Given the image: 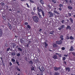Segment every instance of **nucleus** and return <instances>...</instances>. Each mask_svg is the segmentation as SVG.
Here are the masks:
<instances>
[{"label": "nucleus", "instance_id": "f257e3e1", "mask_svg": "<svg viewBox=\"0 0 75 75\" xmlns=\"http://www.w3.org/2000/svg\"><path fill=\"white\" fill-rule=\"evenodd\" d=\"M33 21H34L35 22V23H38L40 21V20H39V18L37 16H33Z\"/></svg>", "mask_w": 75, "mask_h": 75}, {"label": "nucleus", "instance_id": "f03ea898", "mask_svg": "<svg viewBox=\"0 0 75 75\" xmlns=\"http://www.w3.org/2000/svg\"><path fill=\"white\" fill-rule=\"evenodd\" d=\"M62 41L60 40L59 41H56V43L57 44H62Z\"/></svg>", "mask_w": 75, "mask_h": 75}, {"label": "nucleus", "instance_id": "7ed1b4c3", "mask_svg": "<svg viewBox=\"0 0 75 75\" xmlns=\"http://www.w3.org/2000/svg\"><path fill=\"white\" fill-rule=\"evenodd\" d=\"M49 15H50L49 17H51L52 16H53V14L51 12H49Z\"/></svg>", "mask_w": 75, "mask_h": 75}, {"label": "nucleus", "instance_id": "20e7f679", "mask_svg": "<svg viewBox=\"0 0 75 75\" xmlns=\"http://www.w3.org/2000/svg\"><path fill=\"white\" fill-rule=\"evenodd\" d=\"M43 46L45 48H47V46L48 45V44L46 43V42H45L43 43Z\"/></svg>", "mask_w": 75, "mask_h": 75}, {"label": "nucleus", "instance_id": "39448f33", "mask_svg": "<svg viewBox=\"0 0 75 75\" xmlns=\"http://www.w3.org/2000/svg\"><path fill=\"white\" fill-rule=\"evenodd\" d=\"M60 67H54V69L55 71H57V70H58L59 69H60Z\"/></svg>", "mask_w": 75, "mask_h": 75}, {"label": "nucleus", "instance_id": "423d86ee", "mask_svg": "<svg viewBox=\"0 0 75 75\" xmlns=\"http://www.w3.org/2000/svg\"><path fill=\"white\" fill-rule=\"evenodd\" d=\"M74 50V47H73L71 46L70 47V48L69 49V50L70 51H73Z\"/></svg>", "mask_w": 75, "mask_h": 75}, {"label": "nucleus", "instance_id": "0eeeda50", "mask_svg": "<svg viewBox=\"0 0 75 75\" xmlns=\"http://www.w3.org/2000/svg\"><path fill=\"white\" fill-rule=\"evenodd\" d=\"M37 10L38 11H39V12H41V11H42V9H41L40 8H40L39 7H38L37 8Z\"/></svg>", "mask_w": 75, "mask_h": 75}, {"label": "nucleus", "instance_id": "6e6552de", "mask_svg": "<svg viewBox=\"0 0 75 75\" xmlns=\"http://www.w3.org/2000/svg\"><path fill=\"white\" fill-rule=\"evenodd\" d=\"M2 30L0 28V37H1L2 35Z\"/></svg>", "mask_w": 75, "mask_h": 75}, {"label": "nucleus", "instance_id": "1a4fd4ad", "mask_svg": "<svg viewBox=\"0 0 75 75\" xmlns=\"http://www.w3.org/2000/svg\"><path fill=\"white\" fill-rule=\"evenodd\" d=\"M53 58L54 59H57L58 58V57H57V56H56V55H54L53 56Z\"/></svg>", "mask_w": 75, "mask_h": 75}, {"label": "nucleus", "instance_id": "9d476101", "mask_svg": "<svg viewBox=\"0 0 75 75\" xmlns=\"http://www.w3.org/2000/svg\"><path fill=\"white\" fill-rule=\"evenodd\" d=\"M66 71H68V72H69L70 71V69L69 68H66Z\"/></svg>", "mask_w": 75, "mask_h": 75}, {"label": "nucleus", "instance_id": "9b49d317", "mask_svg": "<svg viewBox=\"0 0 75 75\" xmlns=\"http://www.w3.org/2000/svg\"><path fill=\"white\" fill-rule=\"evenodd\" d=\"M67 30H68V29H69V30H71V27L69 26H68L66 28Z\"/></svg>", "mask_w": 75, "mask_h": 75}, {"label": "nucleus", "instance_id": "f8f14e48", "mask_svg": "<svg viewBox=\"0 0 75 75\" xmlns=\"http://www.w3.org/2000/svg\"><path fill=\"white\" fill-rule=\"evenodd\" d=\"M60 38L62 39H61L62 40H64V38H63V35H61L60 37Z\"/></svg>", "mask_w": 75, "mask_h": 75}, {"label": "nucleus", "instance_id": "ddd939ff", "mask_svg": "<svg viewBox=\"0 0 75 75\" xmlns=\"http://www.w3.org/2000/svg\"><path fill=\"white\" fill-rule=\"evenodd\" d=\"M54 12L55 13H56V14H59L58 12H57V11L56 10L54 11Z\"/></svg>", "mask_w": 75, "mask_h": 75}, {"label": "nucleus", "instance_id": "4468645a", "mask_svg": "<svg viewBox=\"0 0 75 75\" xmlns=\"http://www.w3.org/2000/svg\"><path fill=\"white\" fill-rule=\"evenodd\" d=\"M69 20L71 21V23H73V19L71 18H69Z\"/></svg>", "mask_w": 75, "mask_h": 75}, {"label": "nucleus", "instance_id": "2eb2a0df", "mask_svg": "<svg viewBox=\"0 0 75 75\" xmlns=\"http://www.w3.org/2000/svg\"><path fill=\"white\" fill-rule=\"evenodd\" d=\"M40 0V3L42 4H44V1H43L42 0Z\"/></svg>", "mask_w": 75, "mask_h": 75}, {"label": "nucleus", "instance_id": "dca6fc26", "mask_svg": "<svg viewBox=\"0 0 75 75\" xmlns=\"http://www.w3.org/2000/svg\"><path fill=\"white\" fill-rule=\"evenodd\" d=\"M69 38L71 40H74V37H72V36H70V37Z\"/></svg>", "mask_w": 75, "mask_h": 75}, {"label": "nucleus", "instance_id": "f3484780", "mask_svg": "<svg viewBox=\"0 0 75 75\" xmlns=\"http://www.w3.org/2000/svg\"><path fill=\"white\" fill-rule=\"evenodd\" d=\"M11 60L12 62H15L16 61V60H15V59L13 58L11 59Z\"/></svg>", "mask_w": 75, "mask_h": 75}, {"label": "nucleus", "instance_id": "a211bd4d", "mask_svg": "<svg viewBox=\"0 0 75 75\" xmlns=\"http://www.w3.org/2000/svg\"><path fill=\"white\" fill-rule=\"evenodd\" d=\"M68 8H69V9H72V7L71 6H68Z\"/></svg>", "mask_w": 75, "mask_h": 75}, {"label": "nucleus", "instance_id": "6ab92c4d", "mask_svg": "<svg viewBox=\"0 0 75 75\" xmlns=\"http://www.w3.org/2000/svg\"><path fill=\"white\" fill-rule=\"evenodd\" d=\"M53 46L54 47H57V45L56 44H53Z\"/></svg>", "mask_w": 75, "mask_h": 75}, {"label": "nucleus", "instance_id": "aec40b11", "mask_svg": "<svg viewBox=\"0 0 75 75\" xmlns=\"http://www.w3.org/2000/svg\"><path fill=\"white\" fill-rule=\"evenodd\" d=\"M42 15H43V17H44V12L43 11H42Z\"/></svg>", "mask_w": 75, "mask_h": 75}, {"label": "nucleus", "instance_id": "412c9836", "mask_svg": "<svg viewBox=\"0 0 75 75\" xmlns=\"http://www.w3.org/2000/svg\"><path fill=\"white\" fill-rule=\"evenodd\" d=\"M16 55L18 57H20V54L19 53H17Z\"/></svg>", "mask_w": 75, "mask_h": 75}, {"label": "nucleus", "instance_id": "4be33fe9", "mask_svg": "<svg viewBox=\"0 0 75 75\" xmlns=\"http://www.w3.org/2000/svg\"><path fill=\"white\" fill-rule=\"evenodd\" d=\"M1 5V6H4V3L3 2H1L0 3Z\"/></svg>", "mask_w": 75, "mask_h": 75}, {"label": "nucleus", "instance_id": "5701e85b", "mask_svg": "<svg viewBox=\"0 0 75 75\" xmlns=\"http://www.w3.org/2000/svg\"><path fill=\"white\" fill-rule=\"evenodd\" d=\"M18 50L20 51H22V49H21L20 47L18 48Z\"/></svg>", "mask_w": 75, "mask_h": 75}, {"label": "nucleus", "instance_id": "b1692460", "mask_svg": "<svg viewBox=\"0 0 75 75\" xmlns=\"http://www.w3.org/2000/svg\"><path fill=\"white\" fill-rule=\"evenodd\" d=\"M66 39H67V40H69V36H67L66 37Z\"/></svg>", "mask_w": 75, "mask_h": 75}, {"label": "nucleus", "instance_id": "393cba45", "mask_svg": "<svg viewBox=\"0 0 75 75\" xmlns=\"http://www.w3.org/2000/svg\"><path fill=\"white\" fill-rule=\"evenodd\" d=\"M27 26L28 28H29V29L31 28V27H30V26L29 25H28Z\"/></svg>", "mask_w": 75, "mask_h": 75}, {"label": "nucleus", "instance_id": "a878e982", "mask_svg": "<svg viewBox=\"0 0 75 75\" xmlns=\"http://www.w3.org/2000/svg\"><path fill=\"white\" fill-rule=\"evenodd\" d=\"M54 75H59V73H55L54 74Z\"/></svg>", "mask_w": 75, "mask_h": 75}, {"label": "nucleus", "instance_id": "bb28decb", "mask_svg": "<svg viewBox=\"0 0 75 75\" xmlns=\"http://www.w3.org/2000/svg\"><path fill=\"white\" fill-rule=\"evenodd\" d=\"M16 63L17 64H18V65H20V64H19L18 62V61H17V60H16Z\"/></svg>", "mask_w": 75, "mask_h": 75}, {"label": "nucleus", "instance_id": "cd10ccee", "mask_svg": "<svg viewBox=\"0 0 75 75\" xmlns=\"http://www.w3.org/2000/svg\"><path fill=\"white\" fill-rule=\"evenodd\" d=\"M15 54H15L14 52H13L11 54L12 55H15Z\"/></svg>", "mask_w": 75, "mask_h": 75}, {"label": "nucleus", "instance_id": "c85d7f7f", "mask_svg": "<svg viewBox=\"0 0 75 75\" xmlns=\"http://www.w3.org/2000/svg\"><path fill=\"white\" fill-rule=\"evenodd\" d=\"M31 13L32 15H34L35 14V13L33 12H32Z\"/></svg>", "mask_w": 75, "mask_h": 75}, {"label": "nucleus", "instance_id": "c756f323", "mask_svg": "<svg viewBox=\"0 0 75 75\" xmlns=\"http://www.w3.org/2000/svg\"><path fill=\"white\" fill-rule=\"evenodd\" d=\"M26 5H27V7H28V8H29L30 7V6H29V5L28 4L26 3Z\"/></svg>", "mask_w": 75, "mask_h": 75}, {"label": "nucleus", "instance_id": "7c9ffc66", "mask_svg": "<svg viewBox=\"0 0 75 75\" xmlns=\"http://www.w3.org/2000/svg\"><path fill=\"white\" fill-rule=\"evenodd\" d=\"M62 29V28L61 27V26L60 27H59V28H58V29L59 30H61V29Z\"/></svg>", "mask_w": 75, "mask_h": 75}, {"label": "nucleus", "instance_id": "2f4dec72", "mask_svg": "<svg viewBox=\"0 0 75 75\" xmlns=\"http://www.w3.org/2000/svg\"><path fill=\"white\" fill-rule=\"evenodd\" d=\"M65 47H62V50H65Z\"/></svg>", "mask_w": 75, "mask_h": 75}, {"label": "nucleus", "instance_id": "473e14b6", "mask_svg": "<svg viewBox=\"0 0 75 75\" xmlns=\"http://www.w3.org/2000/svg\"><path fill=\"white\" fill-rule=\"evenodd\" d=\"M61 27H62V28H64L65 27V26H64V25H62Z\"/></svg>", "mask_w": 75, "mask_h": 75}, {"label": "nucleus", "instance_id": "72a5a7b5", "mask_svg": "<svg viewBox=\"0 0 75 75\" xmlns=\"http://www.w3.org/2000/svg\"><path fill=\"white\" fill-rule=\"evenodd\" d=\"M67 15H69V16H71V14L70 13H69Z\"/></svg>", "mask_w": 75, "mask_h": 75}, {"label": "nucleus", "instance_id": "f704fd0d", "mask_svg": "<svg viewBox=\"0 0 75 75\" xmlns=\"http://www.w3.org/2000/svg\"><path fill=\"white\" fill-rule=\"evenodd\" d=\"M59 6L60 7H63L62 5L61 4H60L59 5Z\"/></svg>", "mask_w": 75, "mask_h": 75}, {"label": "nucleus", "instance_id": "c9c22d12", "mask_svg": "<svg viewBox=\"0 0 75 75\" xmlns=\"http://www.w3.org/2000/svg\"><path fill=\"white\" fill-rule=\"evenodd\" d=\"M53 33V31L51 32L50 34H52Z\"/></svg>", "mask_w": 75, "mask_h": 75}, {"label": "nucleus", "instance_id": "e433bc0d", "mask_svg": "<svg viewBox=\"0 0 75 75\" xmlns=\"http://www.w3.org/2000/svg\"><path fill=\"white\" fill-rule=\"evenodd\" d=\"M63 60H65V59H66V57H63Z\"/></svg>", "mask_w": 75, "mask_h": 75}, {"label": "nucleus", "instance_id": "4c0bfd02", "mask_svg": "<svg viewBox=\"0 0 75 75\" xmlns=\"http://www.w3.org/2000/svg\"><path fill=\"white\" fill-rule=\"evenodd\" d=\"M42 71H44L45 70V69H44V68L42 67Z\"/></svg>", "mask_w": 75, "mask_h": 75}, {"label": "nucleus", "instance_id": "58836bf2", "mask_svg": "<svg viewBox=\"0 0 75 75\" xmlns=\"http://www.w3.org/2000/svg\"><path fill=\"white\" fill-rule=\"evenodd\" d=\"M38 16H40L41 15L40 14V13L39 12H38Z\"/></svg>", "mask_w": 75, "mask_h": 75}, {"label": "nucleus", "instance_id": "ea45409f", "mask_svg": "<svg viewBox=\"0 0 75 75\" xmlns=\"http://www.w3.org/2000/svg\"><path fill=\"white\" fill-rule=\"evenodd\" d=\"M24 24L25 25H27L28 24V23L25 22L24 23Z\"/></svg>", "mask_w": 75, "mask_h": 75}, {"label": "nucleus", "instance_id": "a19ab883", "mask_svg": "<svg viewBox=\"0 0 75 75\" xmlns=\"http://www.w3.org/2000/svg\"><path fill=\"white\" fill-rule=\"evenodd\" d=\"M9 65L10 66H11V65H12V63H11V62H10L9 63Z\"/></svg>", "mask_w": 75, "mask_h": 75}, {"label": "nucleus", "instance_id": "79ce46f5", "mask_svg": "<svg viewBox=\"0 0 75 75\" xmlns=\"http://www.w3.org/2000/svg\"><path fill=\"white\" fill-rule=\"evenodd\" d=\"M30 64H33V62L32 61H30L29 62Z\"/></svg>", "mask_w": 75, "mask_h": 75}, {"label": "nucleus", "instance_id": "37998d69", "mask_svg": "<svg viewBox=\"0 0 75 75\" xmlns=\"http://www.w3.org/2000/svg\"><path fill=\"white\" fill-rule=\"evenodd\" d=\"M58 55L59 57H61V54H59Z\"/></svg>", "mask_w": 75, "mask_h": 75}, {"label": "nucleus", "instance_id": "c03bdc74", "mask_svg": "<svg viewBox=\"0 0 75 75\" xmlns=\"http://www.w3.org/2000/svg\"><path fill=\"white\" fill-rule=\"evenodd\" d=\"M3 19H4V20H5V19H6V18L5 17V16H3Z\"/></svg>", "mask_w": 75, "mask_h": 75}, {"label": "nucleus", "instance_id": "a18cd8bd", "mask_svg": "<svg viewBox=\"0 0 75 75\" xmlns=\"http://www.w3.org/2000/svg\"><path fill=\"white\" fill-rule=\"evenodd\" d=\"M30 2H31V3H34L33 1L31 0H30Z\"/></svg>", "mask_w": 75, "mask_h": 75}, {"label": "nucleus", "instance_id": "49530a36", "mask_svg": "<svg viewBox=\"0 0 75 75\" xmlns=\"http://www.w3.org/2000/svg\"><path fill=\"white\" fill-rule=\"evenodd\" d=\"M8 26H9V28H11V26H10V24H8Z\"/></svg>", "mask_w": 75, "mask_h": 75}, {"label": "nucleus", "instance_id": "de8ad7c7", "mask_svg": "<svg viewBox=\"0 0 75 75\" xmlns=\"http://www.w3.org/2000/svg\"><path fill=\"white\" fill-rule=\"evenodd\" d=\"M64 56L66 57H68V54H67V55L65 54L64 55Z\"/></svg>", "mask_w": 75, "mask_h": 75}, {"label": "nucleus", "instance_id": "09e8293b", "mask_svg": "<svg viewBox=\"0 0 75 75\" xmlns=\"http://www.w3.org/2000/svg\"><path fill=\"white\" fill-rule=\"evenodd\" d=\"M17 70H18V71H20V69H19L18 68H17Z\"/></svg>", "mask_w": 75, "mask_h": 75}, {"label": "nucleus", "instance_id": "8fccbe9b", "mask_svg": "<svg viewBox=\"0 0 75 75\" xmlns=\"http://www.w3.org/2000/svg\"><path fill=\"white\" fill-rule=\"evenodd\" d=\"M39 18H42V17H41V15L39 16Z\"/></svg>", "mask_w": 75, "mask_h": 75}, {"label": "nucleus", "instance_id": "3c124183", "mask_svg": "<svg viewBox=\"0 0 75 75\" xmlns=\"http://www.w3.org/2000/svg\"><path fill=\"white\" fill-rule=\"evenodd\" d=\"M72 54H73V55H74V56H75V53L74 52H73L72 53Z\"/></svg>", "mask_w": 75, "mask_h": 75}, {"label": "nucleus", "instance_id": "603ef678", "mask_svg": "<svg viewBox=\"0 0 75 75\" xmlns=\"http://www.w3.org/2000/svg\"><path fill=\"white\" fill-rule=\"evenodd\" d=\"M10 49V48H8L7 49V51H8Z\"/></svg>", "mask_w": 75, "mask_h": 75}, {"label": "nucleus", "instance_id": "864d4df0", "mask_svg": "<svg viewBox=\"0 0 75 75\" xmlns=\"http://www.w3.org/2000/svg\"><path fill=\"white\" fill-rule=\"evenodd\" d=\"M36 9H35V7H33V10H35Z\"/></svg>", "mask_w": 75, "mask_h": 75}, {"label": "nucleus", "instance_id": "5fc2aeb1", "mask_svg": "<svg viewBox=\"0 0 75 75\" xmlns=\"http://www.w3.org/2000/svg\"><path fill=\"white\" fill-rule=\"evenodd\" d=\"M62 23H64V20H63L62 21Z\"/></svg>", "mask_w": 75, "mask_h": 75}, {"label": "nucleus", "instance_id": "6e6d98bb", "mask_svg": "<svg viewBox=\"0 0 75 75\" xmlns=\"http://www.w3.org/2000/svg\"><path fill=\"white\" fill-rule=\"evenodd\" d=\"M55 54L56 55H59V54H58V53H55Z\"/></svg>", "mask_w": 75, "mask_h": 75}, {"label": "nucleus", "instance_id": "4d7b16f0", "mask_svg": "<svg viewBox=\"0 0 75 75\" xmlns=\"http://www.w3.org/2000/svg\"><path fill=\"white\" fill-rule=\"evenodd\" d=\"M59 10H60V11H61V10H62V9H61V8H59Z\"/></svg>", "mask_w": 75, "mask_h": 75}, {"label": "nucleus", "instance_id": "13d9d810", "mask_svg": "<svg viewBox=\"0 0 75 75\" xmlns=\"http://www.w3.org/2000/svg\"><path fill=\"white\" fill-rule=\"evenodd\" d=\"M39 69V70H40V71H42L41 69V68H40Z\"/></svg>", "mask_w": 75, "mask_h": 75}, {"label": "nucleus", "instance_id": "bf43d9fd", "mask_svg": "<svg viewBox=\"0 0 75 75\" xmlns=\"http://www.w3.org/2000/svg\"><path fill=\"white\" fill-rule=\"evenodd\" d=\"M42 30V29H40L39 30V31H41Z\"/></svg>", "mask_w": 75, "mask_h": 75}, {"label": "nucleus", "instance_id": "052dcab7", "mask_svg": "<svg viewBox=\"0 0 75 75\" xmlns=\"http://www.w3.org/2000/svg\"><path fill=\"white\" fill-rule=\"evenodd\" d=\"M64 64H67V62H65V61H64Z\"/></svg>", "mask_w": 75, "mask_h": 75}, {"label": "nucleus", "instance_id": "680f3d73", "mask_svg": "<svg viewBox=\"0 0 75 75\" xmlns=\"http://www.w3.org/2000/svg\"><path fill=\"white\" fill-rule=\"evenodd\" d=\"M65 1L66 2V3H67L68 2V1H67V0H65Z\"/></svg>", "mask_w": 75, "mask_h": 75}, {"label": "nucleus", "instance_id": "e2e57ef3", "mask_svg": "<svg viewBox=\"0 0 75 75\" xmlns=\"http://www.w3.org/2000/svg\"><path fill=\"white\" fill-rule=\"evenodd\" d=\"M23 42H24V41H23V40L21 41V43H22Z\"/></svg>", "mask_w": 75, "mask_h": 75}, {"label": "nucleus", "instance_id": "0e129e2a", "mask_svg": "<svg viewBox=\"0 0 75 75\" xmlns=\"http://www.w3.org/2000/svg\"><path fill=\"white\" fill-rule=\"evenodd\" d=\"M53 3H56L55 2H54V0L53 1Z\"/></svg>", "mask_w": 75, "mask_h": 75}, {"label": "nucleus", "instance_id": "69168bd1", "mask_svg": "<svg viewBox=\"0 0 75 75\" xmlns=\"http://www.w3.org/2000/svg\"><path fill=\"white\" fill-rule=\"evenodd\" d=\"M69 3H71V1H69Z\"/></svg>", "mask_w": 75, "mask_h": 75}, {"label": "nucleus", "instance_id": "338daca9", "mask_svg": "<svg viewBox=\"0 0 75 75\" xmlns=\"http://www.w3.org/2000/svg\"><path fill=\"white\" fill-rule=\"evenodd\" d=\"M32 70H34V67H33L32 69Z\"/></svg>", "mask_w": 75, "mask_h": 75}, {"label": "nucleus", "instance_id": "774afa93", "mask_svg": "<svg viewBox=\"0 0 75 75\" xmlns=\"http://www.w3.org/2000/svg\"><path fill=\"white\" fill-rule=\"evenodd\" d=\"M54 10H57V8H54Z\"/></svg>", "mask_w": 75, "mask_h": 75}]
</instances>
